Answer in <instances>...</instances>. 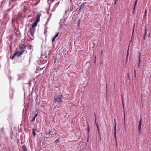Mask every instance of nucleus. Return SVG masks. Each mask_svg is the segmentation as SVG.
I'll list each match as a JSON object with an SVG mask.
<instances>
[{
	"instance_id": "f257e3e1",
	"label": "nucleus",
	"mask_w": 151,
	"mask_h": 151,
	"mask_svg": "<svg viewBox=\"0 0 151 151\" xmlns=\"http://www.w3.org/2000/svg\"><path fill=\"white\" fill-rule=\"evenodd\" d=\"M63 96L61 95H59L58 96H55L54 98V100L55 103H58L59 104H61L62 103V100Z\"/></svg>"
},
{
	"instance_id": "f03ea898",
	"label": "nucleus",
	"mask_w": 151,
	"mask_h": 151,
	"mask_svg": "<svg viewBox=\"0 0 151 151\" xmlns=\"http://www.w3.org/2000/svg\"><path fill=\"white\" fill-rule=\"evenodd\" d=\"M20 49L21 50L20 51H18L15 52L16 53V55L18 56H19L21 55L25 51L23 47H21Z\"/></svg>"
},
{
	"instance_id": "7ed1b4c3",
	"label": "nucleus",
	"mask_w": 151,
	"mask_h": 151,
	"mask_svg": "<svg viewBox=\"0 0 151 151\" xmlns=\"http://www.w3.org/2000/svg\"><path fill=\"white\" fill-rule=\"evenodd\" d=\"M86 4V2L82 3L80 5V8L79 9V11L80 12L82 11L83 12L84 11V9L85 8V5Z\"/></svg>"
},
{
	"instance_id": "20e7f679",
	"label": "nucleus",
	"mask_w": 151,
	"mask_h": 151,
	"mask_svg": "<svg viewBox=\"0 0 151 151\" xmlns=\"http://www.w3.org/2000/svg\"><path fill=\"white\" fill-rule=\"evenodd\" d=\"M14 90L12 89H11L9 91V97L11 100H12L13 96Z\"/></svg>"
},
{
	"instance_id": "39448f33",
	"label": "nucleus",
	"mask_w": 151,
	"mask_h": 151,
	"mask_svg": "<svg viewBox=\"0 0 151 151\" xmlns=\"http://www.w3.org/2000/svg\"><path fill=\"white\" fill-rule=\"evenodd\" d=\"M142 125V119H140L139 121V124L138 126V131L139 133L141 132V127Z\"/></svg>"
},
{
	"instance_id": "423d86ee",
	"label": "nucleus",
	"mask_w": 151,
	"mask_h": 151,
	"mask_svg": "<svg viewBox=\"0 0 151 151\" xmlns=\"http://www.w3.org/2000/svg\"><path fill=\"white\" fill-rule=\"evenodd\" d=\"M41 14H38V15H37V17L36 19V20L35 22L37 23L39 21L40 17V16H41Z\"/></svg>"
},
{
	"instance_id": "0eeeda50",
	"label": "nucleus",
	"mask_w": 151,
	"mask_h": 151,
	"mask_svg": "<svg viewBox=\"0 0 151 151\" xmlns=\"http://www.w3.org/2000/svg\"><path fill=\"white\" fill-rule=\"evenodd\" d=\"M58 35L59 33H57L53 37L52 40V43L55 41L56 38L58 36Z\"/></svg>"
},
{
	"instance_id": "6e6552de",
	"label": "nucleus",
	"mask_w": 151,
	"mask_h": 151,
	"mask_svg": "<svg viewBox=\"0 0 151 151\" xmlns=\"http://www.w3.org/2000/svg\"><path fill=\"white\" fill-rule=\"evenodd\" d=\"M37 23L34 22L32 24L31 28L35 29V27L37 26Z\"/></svg>"
},
{
	"instance_id": "1a4fd4ad",
	"label": "nucleus",
	"mask_w": 151,
	"mask_h": 151,
	"mask_svg": "<svg viewBox=\"0 0 151 151\" xmlns=\"http://www.w3.org/2000/svg\"><path fill=\"white\" fill-rule=\"evenodd\" d=\"M36 130V129L34 128H33L32 130V134L33 137H35L36 135V133H35Z\"/></svg>"
},
{
	"instance_id": "9d476101",
	"label": "nucleus",
	"mask_w": 151,
	"mask_h": 151,
	"mask_svg": "<svg viewBox=\"0 0 151 151\" xmlns=\"http://www.w3.org/2000/svg\"><path fill=\"white\" fill-rule=\"evenodd\" d=\"M35 89H36L35 87H33L32 88V92H31V93H30V95H31L32 96V94L34 92L35 93H36Z\"/></svg>"
},
{
	"instance_id": "9b49d317",
	"label": "nucleus",
	"mask_w": 151,
	"mask_h": 151,
	"mask_svg": "<svg viewBox=\"0 0 151 151\" xmlns=\"http://www.w3.org/2000/svg\"><path fill=\"white\" fill-rule=\"evenodd\" d=\"M52 130H50L49 131L48 134H50L49 136H52L54 134Z\"/></svg>"
},
{
	"instance_id": "f8f14e48",
	"label": "nucleus",
	"mask_w": 151,
	"mask_h": 151,
	"mask_svg": "<svg viewBox=\"0 0 151 151\" xmlns=\"http://www.w3.org/2000/svg\"><path fill=\"white\" fill-rule=\"evenodd\" d=\"M17 76L18 77V78L17 79V80H20L21 79L23 78V76H21L19 75H18Z\"/></svg>"
},
{
	"instance_id": "ddd939ff",
	"label": "nucleus",
	"mask_w": 151,
	"mask_h": 151,
	"mask_svg": "<svg viewBox=\"0 0 151 151\" xmlns=\"http://www.w3.org/2000/svg\"><path fill=\"white\" fill-rule=\"evenodd\" d=\"M30 33H34L35 32V29L32 28H31L30 29Z\"/></svg>"
},
{
	"instance_id": "4468645a",
	"label": "nucleus",
	"mask_w": 151,
	"mask_h": 151,
	"mask_svg": "<svg viewBox=\"0 0 151 151\" xmlns=\"http://www.w3.org/2000/svg\"><path fill=\"white\" fill-rule=\"evenodd\" d=\"M22 149L24 151H26L27 150V148L26 147L25 145H24L22 147Z\"/></svg>"
},
{
	"instance_id": "2eb2a0df",
	"label": "nucleus",
	"mask_w": 151,
	"mask_h": 151,
	"mask_svg": "<svg viewBox=\"0 0 151 151\" xmlns=\"http://www.w3.org/2000/svg\"><path fill=\"white\" fill-rule=\"evenodd\" d=\"M59 2H57L55 5V6L54 7V8H56L57 7H58V5H59Z\"/></svg>"
},
{
	"instance_id": "dca6fc26",
	"label": "nucleus",
	"mask_w": 151,
	"mask_h": 151,
	"mask_svg": "<svg viewBox=\"0 0 151 151\" xmlns=\"http://www.w3.org/2000/svg\"><path fill=\"white\" fill-rule=\"evenodd\" d=\"M49 19H48L47 20V22H46L45 24V29H44V33H45V26H46V25L47 23H48V22Z\"/></svg>"
},
{
	"instance_id": "f3484780",
	"label": "nucleus",
	"mask_w": 151,
	"mask_h": 151,
	"mask_svg": "<svg viewBox=\"0 0 151 151\" xmlns=\"http://www.w3.org/2000/svg\"><path fill=\"white\" fill-rule=\"evenodd\" d=\"M89 130H90L89 127V125L88 124V126L87 129V132H88V133H87V135H88L89 133Z\"/></svg>"
},
{
	"instance_id": "a211bd4d",
	"label": "nucleus",
	"mask_w": 151,
	"mask_h": 151,
	"mask_svg": "<svg viewBox=\"0 0 151 151\" xmlns=\"http://www.w3.org/2000/svg\"><path fill=\"white\" fill-rule=\"evenodd\" d=\"M147 9H145V11H144V17L145 18V17L147 15Z\"/></svg>"
},
{
	"instance_id": "6ab92c4d",
	"label": "nucleus",
	"mask_w": 151,
	"mask_h": 151,
	"mask_svg": "<svg viewBox=\"0 0 151 151\" xmlns=\"http://www.w3.org/2000/svg\"><path fill=\"white\" fill-rule=\"evenodd\" d=\"M96 126L97 127V129L98 134H100V132H99V126L98 125H96Z\"/></svg>"
},
{
	"instance_id": "aec40b11",
	"label": "nucleus",
	"mask_w": 151,
	"mask_h": 151,
	"mask_svg": "<svg viewBox=\"0 0 151 151\" xmlns=\"http://www.w3.org/2000/svg\"><path fill=\"white\" fill-rule=\"evenodd\" d=\"M137 0H136L135 1V2H134V6L133 7H136V5H137Z\"/></svg>"
},
{
	"instance_id": "412c9836",
	"label": "nucleus",
	"mask_w": 151,
	"mask_h": 151,
	"mask_svg": "<svg viewBox=\"0 0 151 151\" xmlns=\"http://www.w3.org/2000/svg\"><path fill=\"white\" fill-rule=\"evenodd\" d=\"M16 55V53H15L13 54L11 58H10L12 59H13L14 58Z\"/></svg>"
},
{
	"instance_id": "4be33fe9",
	"label": "nucleus",
	"mask_w": 151,
	"mask_h": 151,
	"mask_svg": "<svg viewBox=\"0 0 151 151\" xmlns=\"http://www.w3.org/2000/svg\"><path fill=\"white\" fill-rule=\"evenodd\" d=\"M37 81H36L35 82V84L34 86L33 87H36L37 86V85L36 84L37 83Z\"/></svg>"
},
{
	"instance_id": "5701e85b",
	"label": "nucleus",
	"mask_w": 151,
	"mask_h": 151,
	"mask_svg": "<svg viewBox=\"0 0 151 151\" xmlns=\"http://www.w3.org/2000/svg\"><path fill=\"white\" fill-rule=\"evenodd\" d=\"M35 117H33V118H32V120H31V122H33L35 120Z\"/></svg>"
},
{
	"instance_id": "b1692460",
	"label": "nucleus",
	"mask_w": 151,
	"mask_h": 151,
	"mask_svg": "<svg viewBox=\"0 0 151 151\" xmlns=\"http://www.w3.org/2000/svg\"><path fill=\"white\" fill-rule=\"evenodd\" d=\"M44 67H45V66H43V67H38V68L39 69H38V70H39V69H40V70H42L44 68Z\"/></svg>"
},
{
	"instance_id": "393cba45",
	"label": "nucleus",
	"mask_w": 151,
	"mask_h": 151,
	"mask_svg": "<svg viewBox=\"0 0 151 151\" xmlns=\"http://www.w3.org/2000/svg\"><path fill=\"white\" fill-rule=\"evenodd\" d=\"M30 33L32 36L33 37L32 38H31V39L32 40H33V39H34L33 35H34V33L32 32V33Z\"/></svg>"
},
{
	"instance_id": "a878e982",
	"label": "nucleus",
	"mask_w": 151,
	"mask_h": 151,
	"mask_svg": "<svg viewBox=\"0 0 151 151\" xmlns=\"http://www.w3.org/2000/svg\"><path fill=\"white\" fill-rule=\"evenodd\" d=\"M38 114V111H37V113H36L35 114L34 117H35V118H36Z\"/></svg>"
},
{
	"instance_id": "bb28decb",
	"label": "nucleus",
	"mask_w": 151,
	"mask_h": 151,
	"mask_svg": "<svg viewBox=\"0 0 151 151\" xmlns=\"http://www.w3.org/2000/svg\"><path fill=\"white\" fill-rule=\"evenodd\" d=\"M140 58H141V56H138V61L139 62H141Z\"/></svg>"
},
{
	"instance_id": "cd10ccee",
	"label": "nucleus",
	"mask_w": 151,
	"mask_h": 151,
	"mask_svg": "<svg viewBox=\"0 0 151 151\" xmlns=\"http://www.w3.org/2000/svg\"><path fill=\"white\" fill-rule=\"evenodd\" d=\"M115 124L114 127V129H116V121H115Z\"/></svg>"
},
{
	"instance_id": "c85d7f7f",
	"label": "nucleus",
	"mask_w": 151,
	"mask_h": 151,
	"mask_svg": "<svg viewBox=\"0 0 151 151\" xmlns=\"http://www.w3.org/2000/svg\"><path fill=\"white\" fill-rule=\"evenodd\" d=\"M114 136H115V135H116V129H114Z\"/></svg>"
},
{
	"instance_id": "c756f323",
	"label": "nucleus",
	"mask_w": 151,
	"mask_h": 151,
	"mask_svg": "<svg viewBox=\"0 0 151 151\" xmlns=\"http://www.w3.org/2000/svg\"><path fill=\"white\" fill-rule=\"evenodd\" d=\"M140 62H138V63L137 65V67L138 68H139L140 67Z\"/></svg>"
},
{
	"instance_id": "7c9ffc66",
	"label": "nucleus",
	"mask_w": 151,
	"mask_h": 151,
	"mask_svg": "<svg viewBox=\"0 0 151 151\" xmlns=\"http://www.w3.org/2000/svg\"><path fill=\"white\" fill-rule=\"evenodd\" d=\"M59 142L58 139H57L55 140V143H57Z\"/></svg>"
},
{
	"instance_id": "2f4dec72",
	"label": "nucleus",
	"mask_w": 151,
	"mask_h": 151,
	"mask_svg": "<svg viewBox=\"0 0 151 151\" xmlns=\"http://www.w3.org/2000/svg\"><path fill=\"white\" fill-rule=\"evenodd\" d=\"M135 7H133V14H134L135 12Z\"/></svg>"
},
{
	"instance_id": "473e14b6",
	"label": "nucleus",
	"mask_w": 151,
	"mask_h": 151,
	"mask_svg": "<svg viewBox=\"0 0 151 151\" xmlns=\"http://www.w3.org/2000/svg\"><path fill=\"white\" fill-rule=\"evenodd\" d=\"M114 136L115 139V141H116V142H117L116 139H117V138H116V135Z\"/></svg>"
},
{
	"instance_id": "72a5a7b5",
	"label": "nucleus",
	"mask_w": 151,
	"mask_h": 151,
	"mask_svg": "<svg viewBox=\"0 0 151 151\" xmlns=\"http://www.w3.org/2000/svg\"><path fill=\"white\" fill-rule=\"evenodd\" d=\"M124 123H125V112H124Z\"/></svg>"
},
{
	"instance_id": "f704fd0d",
	"label": "nucleus",
	"mask_w": 151,
	"mask_h": 151,
	"mask_svg": "<svg viewBox=\"0 0 151 151\" xmlns=\"http://www.w3.org/2000/svg\"><path fill=\"white\" fill-rule=\"evenodd\" d=\"M129 50V47H128V51L127 52V56H128V55H129V52H128Z\"/></svg>"
},
{
	"instance_id": "c9c22d12",
	"label": "nucleus",
	"mask_w": 151,
	"mask_h": 151,
	"mask_svg": "<svg viewBox=\"0 0 151 151\" xmlns=\"http://www.w3.org/2000/svg\"><path fill=\"white\" fill-rule=\"evenodd\" d=\"M32 46L31 45H29V48L30 50L32 49Z\"/></svg>"
},
{
	"instance_id": "e433bc0d",
	"label": "nucleus",
	"mask_w": 151,
	"mask_h": 151,
	"mask_svg": "<svg viewBox=\"0 0 151 151\" xmlns=\"http://www.w3.org/2000/svg\"><path fill=\"white\" fill-rule=\"evenodd\" d=\"M94 115L95 116V122H96V114H94Z\"/></svg>"
},
{
	"instance_id": "4c0bfd02",
	"label": "nucleus",
	"mask_w": 151,
	"mask_h": 151,
	"mask_svg": "<svg viewBox=\"0 0 151 151\" xmlns=\"http://www.w3.org/2000/svg\"><path fill=\"white\" fill-rule=\"evenodd\" d=\"M134 75H135V77H136V70H134Z\"/></svg>"
},
{
	"instance_id": "58836bf2",
	"label": "nucleus",
	"mask_w": 151,
	"mask_h": 151,
	"mask_svg": "<svg viewBox=\"0 0 151 151\" xmlns=\"http://www.w3.org/2000/svg\"><path fill=\"white\" fill-rule=\"evenodd\" d=\"M117 1V0H115V1H114V4H116Z\"/></svg>"
},
{
	"instance_id": "ea45409f",
	"label": "nucleus",
	"mask_w": 151,
	"mask_h": 151,
	"mask_svg": "<svg viewBox=\"0 0 151 151\" xmlns=\"http://www.w3.org/2000/svg\"><path fill=\"white\" fill-rule=\"evenodd\" d=\"M49 134H48V133H46L45 134V135H47V136L48 135H49Z\"/></svg>"
},
{
	"instance_id": "a19ab883",
	"label": "nucleus",
	"mask_w": 151,
	"mask_h": 151,
	"mask_svg": "<svg viewBox=\"0 0 151 151\" xmlns=\"http://www.w3.org/2000/svg\"><path fill=\"white\" fill-rule=\"evenodd\" d=\"M139 56H141V53L140 52H139Z\"/></svg>"
},
{
	"instance_id": "79ce46f5",
	"label": "nucleus",
	"mask_w": 151,
	"mask_h": 151,
	"mask_svg": "<svg viewBox=\"0 0 151 151\" xmlns=\"http://www.w3.org/2000/svg\"><path fill=\"white\" fill-rule=\"evenodd\" d=\"M99 138H100V141H101V137L100 136H99Z\"/></svg>"
},
{
	"instance_id": "37998d69",
	"label": "nucleus",
	"mask_w": 151,
	"mask_h": 151,
	"mask_svg": "<svg viewBox=\"0 0 151 151\" xmlns=\"http://www.w3.org/2000/svg\"><path fill=\"white\" fill-rule=\"evenodd\" d=\"M80 21V20H79V21H78V26H79V22Z\"/></svg>"
},
{
	"instance_id": "c03bdc74",
	"label": "nucleus",
	"mask_w": 151,
	"mask_h": 151,
	"mask_svg": "<svg viewBox=\"0 0 151 151\" xmlns=\"http://www.w3.org/2000/svg\"><path fill=\"white\" fill-rule=\"evenodd\" d=\"M134 26H135V25H134V26H133V30H134Z\"/></svg>"
},
{
	"instance_id": "a18cd8bd",
	"label": "nucleus",
	"mask_w": 151,
	"mask_h": 151,
	"mask_svg": "<svg viewBox=\"0 0 151 151\" xmlns=\"http://www.w3.org/2000/svg\"><path fill=\"white\" fill-rule=\"evenodd\" d=\"M47 28L45 26V31L47 30Z\"/></svg>"
},
{
	"instance_id": "49530a36",
	"label": "nucleus",
	"mask_w": 151,
	"mask_h": 151,
	"mask_svg": "<svg viewBox=\"0 0 151 151\" xmlns=\"http://www.w3.org/2000/svg\"><path fill=\"white\" fill-rule=\"evenodd\" d=\"M145 34H146V31H145Z\"/></svg>"
},
{
	"instance_id": "de8ad7c7",
	"label": "nucleus",
	"mask_w": 151,
	"mask_h": 151,
	"mask_svg": "<svg viewBox=\"0 0 151 151\" xmlns=\"http://www.w3.org/2000/svg\"><path fill=\"white\" fill-rule=\"evenodd\" d=\"M46 138L47 139H48V138H49V137H46Z\"/></svg>"
},
{
	"instance_id": "09e8293b",
	"label": "nucleus",
	"mask_w": 151,
	"mask_h": 151,
	"mask_svg": "<svg viewBox=\"0 0 151 151\" xmlns=\"http://www.w3.org/2000/svg\"><path fill=\"white\" fill-rule=\"evenodd\" d=\"M116 143V146H117V143Z\"/></svg>"
},
{
	"instance_id": "8fccbe9b",
	"label": "nucleus",
	"mask_w": 151,
	"mask_h": 151,
	"mask_svg": "<svg viewBox=\"0 0 151 151\" xmlns=\"http://www.w3.org/2000/svg\"><path fill=\"white\" fill-rule=\"evenodd\" d=\"M102 52H103V51L102 50L101 52V53H102Z\"/></svg>"
},
{
	"instance_id": "3c124183",
	"label": "nucleus",
	"mask_w": 151,
	"mask_h": 151,
	"mask_svg": "<svg viewBox=\"0 0 151 151\" xmlns=\"http://www.w3.org/2000/svg\"><path fill=\"white\" fill-rule=\"evenodd\" d=\"M43 55H42V54H41V56H43Z\"/></svg>"
},
{
	"instance_id": "603ef678",
	"label": "nucleus",
	"mask_w": 151,
	"mask_h": 151,
	"mask_svg": "<svg viewBox=\"0 0 151 151\" xmlns=\"http://www.w3.org/2000/svg\"><path fill=\"white\" fill-rule=\"evenodd\" d=\"M37 111H35V112H37Z\"/></svg>"
}]
</instances>
